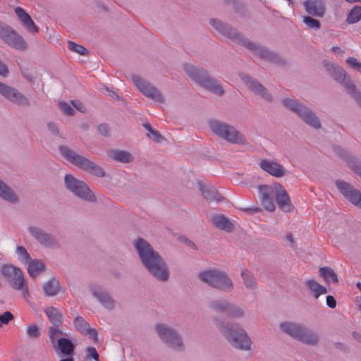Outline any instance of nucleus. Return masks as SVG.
Segmentation results:
<instances>
[{
  "instance_id": "obj_53",
  "label": "nucleus",
  "mask_w": 361,
  "mask_h": 361,
  "mask_svg": "<svg viewBox=\"0 0 361 361\" xmlns=\"http://www.w3.org/2000/svg\"><path fill=\"white\" fill-rule=\"evenodd\" d=\"M83 335L88 336L95 343H99L98 331L95 328L89 327Z\"/></svg>"
},
{
  "instance_id": "obj_33",
  "label": "nucleus",
  "mask_w": 361,
  "mask_h": 361,
  "mask_svg": "<svg viewBox=\"0 0 361 361\" xmlns=\"http://www.w3.org/2000/svg\"><path fill=\"white\" fill-rule=\"evenodd\" d=\"M46 269L45 264L39 259H30L27 266L29 275L34 278Z\"/></svg>"
},
{
  "instance_id": "obj_57",
  "label": "nucleus",
  "mask_w": 361,
  "mask_h": 361,
  "mask_svg": "<svg viewBox=\"0 0 361 361\" xmlns=\"http://www.w3.org/2000/svg\"><path fill=\"white\" fill-rule=\"evenodd\" d=\"M99 133L104 137H109L110 135L109 127L106 123H102L97 127Z\"/></svg>"
},
{
  "instance_id": "obj_35",
  "label": "nucleus",
  "mask_w": 361,
  "mask_h": 361,
  "mask_svg": "<svg viewBox=\"0 0 361 361\" xmlns=\"http://www.w3.org/2000/svg\"><path fill=\"white\" fill-rule=\"evenodd\" d=\"M306 286L312 292L314 298L317 299L321 295L326 294L327 289L317 283L314 279H310L305 282Z\"/></svg>"
},
{
  "instance_id": "obj_13",
  "label": "nucleus",
  "mask_w": 361,
  "mask_h": 361,
  "mask_svg": "<svg viewBox=\"0 0 361 361\" xmlns=\"http://www.w3.org/2000/svg\"><path fill=\"white\" fill-rule=\"evenodd\" d=\"M131 79L137 88L145 97L160 103H164L165 102V98L161 91H159L152 84L145 80L138 75H132Z\"/></svg>"
},
{
  "instance_id": "obj_40",
  "label": "nucleus",
  "mask_w": 361,
  "mask_h": 361,
  "mask_svg": "<svg viewBox=\"0 0 361 361\" xmlns=\"http://www.w3.org/2000/svg\"><path fill=\"white\" fill-rule=\"evenodd\" d=\"M226 315L233 318L242 317L244 315V310L234 303L229 302Z\"/></svg>"
},
{
  "instance_id": "obj_49",
  "label": "nucleus",
  "mask_w": 361,
  "mask_h": 361,
  "mask_svg": "<svg viewBox=\"0 0 361 361\" xmlns=\"http://www.w3.org/2000/svg\"><path fill=\"white\" fill-rule=\"evenodd\" d=\"M13 319V314L8 311L4 312L2 314H0V327H1L4 324H8Z\"/></svg>"
},
{
  "instance_id": "obj_63",
  "label": "nucleus",
  "mask_w": 361,
  "mask_h": 361,
  "mask_svg": "<svg viewBox=\"0 0 361 361\" xmlns=\"http://www.w3.org/2000/svg\"><path fill=\"white\" fill-rule=\"evenodd\" d=\"M241 209L243 212H246L247 214H256V213H257L258 212L260 211V209L259 207H245V208H242Z\"/></svg>"
},
{
  "instance_id": "obj_46",
  "label": "nucleus",
  "mask_w": 361,
  "mask_h": 361,
  "mask_svg": "<svg viewBox=\"0 0 361 361\" xmlns=\"http://www.w3.org/2000/svg\"><path fill=\"white\" fill-rule=\"evenodd\" d=\"M16 252L18 255L19 259L22 262H27L31 259V257L27 252V250L23 246H17Z\"/></svg>"
},
{
  "instance_id": "obj_42",
  "label": "nucleus",
  "mask_w": 361,
  "mask_h": 361,
  "mask_svg": "<svg viewBox=\"0 0 361 361\" xmlns=\"http://www.w3.org/2000/svg\"><path fill=\"white\" fill-rule=\"evenodd\" d=\"M74 326L77 331L82 334H85V331L90 326L88 322H87L81 316H77L75 318Z\"/></svg>"
},
{
  "instance_id": "obj_56",
  "label": "nucleus",
  "mask_w": 361,
  "mask_h": 361,
  "mask_svg": "<svg viewBox=\"0 0 361 361\" xmlns=\"http://www.w3.org/2000/svg\"><path fill=\"white\" fill-rule=\"evenodd\" d=\"M335 348L341 352H343V353H350V348L348 346L343 342H336L334 344Z\"/></svg>"
},
{
  "instance_id": "obj_23",
  "label": "nucleus",
  "mask_w": 361,
  "mask_h": 361,
  "mask_svg": "<svg viewBox=\"0 0 361 361\" xmlns=\"http://www.w3.org/2000/svg\"><path fill=\"white\" fill-rule=\"evenodd\" d=\"M199 190L202 192V195L206 198L209 203L215 202L216 204L222 202L224 197L214 188L207 187L202 183L198 184Z\"/></svg>"
},
{
  "instance_id": "obj_51",
  "label": "nucleus",
  "mask_w": 361,
  "mask_h": 361,
  "mask_svg": "<svg viewBox=\"0 0 361 361\" xmlns=\"http://www.w3.org/2000/svg\"><path fill=\"white\" fill-rule=\"evenodd\" d=\"M27 31L31 34H36L39 32V27L35 25L33 20L31 18L28 22L23 25Z\"/></svg>"
},
{
  "instance_id": "obj_62",
  "label": "nucleus",
  "mask_w": 361,
  "mask_h": 361,
  "mask_svg": "<svg viewBox=\"0 0 361 361\" xmlns=\"http://www.w3.org/2000/svg\"><path fill=\"white\" fill-rule=\"evenodd\" d=\"M151 134L153 136L152 139L155 142L159 143L164 140V137L157 130H154Z\"/></svg>"
},
{
  "instance_id": "obj_34",
  "label": "nucleus",
  "mask_w": 361,
  "mask_h": 361,
  "mask_svg": "<svg viewBox=\"0 0 361 361\" xmlns=\"http://www.w3.org/2000/svg\"><path fill=\"white\" fill-rule=\"evenodd\" d=\"M229 302L226 299H215L209 302V308L217 313L226 314Z\"/></svg>"
},
{
  "instance_id": "obj_1",
  "label": "nucleus",
  "mask_w": 361,
  "mask_h": 361,
  "mask_svg": "<svg viewBox=\"0 0 361 361\" xmlns=\"http://www.w3.org/2000/svg\"><path fill=\"white\" fill-rule=\"evenodd\" d=\"M133 245L142 264L149 274L159 281H168L170 276L168 265L151 244L144 238H137L133 241Z\"/></svg>"
},
{
  "instance_id": "obj_47",
  "label": "nucleus",
  "mask_w": 361,
  "mask_h": 361,
  "mask_svg": "<svg viewBox=\"0 0 361 361\" xmlns=\"http://www.w3.org/2000/svg\"><path fill=\"white\" fill-rule=\"evenodd\" d=\"M15 13L23 25L32 18L31 16L21 7H16L15 8Z\"/></svg>"
},
{
  "instance_id": "obj_2",
  "label": "nucleus",
  "mask_w": 361,
  "mask_h": 361,
  "mask_svg": "<svg viewBox=\"0 0 361 361\" xmlns=\"http://www.w3.org/2000/svg\"><path fill=\"white\" fill-rule=\"evenodd\" d=\"M210 24L220 34L228 37L233 42L246 47L259 58L280 66H283L286 63V60L281 58L278 54L249 41L235 28L221 20L212 18L210 20Z\"/></svg>"
},
{
  "instance_id": "obj_22",
  "label": "nucleus",
  "mask_w": 361,
  "mask_h": 361,
  "mask_svg": "<svg viewBox=\"0 0 361 361\" xmlns=\"http://www.w3.org/2000/svg\"><path fill=\"white\" fill-rule=\"evenodd\" d=\"M259 166L274 177L281 178L287 173L283 166L276 161L263 159L260 161Z\"/></svg>"
},
{
  "instance_id": "obj_19",
  "label": "nucleus",
  "mask_w": 361,
  "mask_h": 361,
  "mask_svg": "<svg viewBox=\"0 0 361 361\" xmlns=\"http://www.w3.org/2000/svg\"><path fill=\"white\" fill-rule=\"evenodd\" d=\"M90 292L104 308L109 310L114 309L116 302L106 290L98 286H92Z\"/></svg>"
},
{
  "instance_id": "obj_14",
  "label": "nucleus",
  "mask_w": 361,
  "mask_h": 361,
  "mask_svg": "<svg viewBox=\"0 0 361 361\" xmlns=\"http://www.w3.org/2000/svg\"><path fill=\"white\" fill-rule=\"evenodd\" d=\"M51 326L48 329V336L52 343L56 341V336L58 334H63L60 329L63 324V315L59 310L54 307H49L44 310Z\"/></svg>"
},
{
  "instance_id": "obj_43",
  "label": "nucleus",
  "mask_w": 361,
  "mask_h": 361,
  "mask_svg": "<svg viewBox=\"0 0 361 361\" xmlns=\"http://www.w3.org/2000/svg\"><path fill=\"white\" fill-rule=\"evenodd\" d=\"M68 47L71 51L78 53L80 55L85 56L88 54V50L85 47L73 41L68 42Z\"/></svg>"
},
{
  "instance_id": "obj_18",
  "label": "nucleus",
  "mask_w": 361,
  "mask_h": 361,
  "mask_svg": "<svg viewBox=\"0 0 361 361\" xmlns=\"http://www.w3.org/2000/svg\"><path fill=\"white\" fill-rule=\"evenodd\" d=\"M274 187L275 190V200L279 209L285 212H292L294 207L286 190L279 183H274Z\"/></svg>"
},
{
  "instance_id": "obj_9",
  "label": "nucleus",
  "mask_w": 361,
  "mask_h": 361,
  "mask_svg": "<svg viewBox=\"0 0 361 361\" xmlns=\"http://www.w3.org/2000/svg\"><path fill=\"white\" fill-rule=\"evenodd\" d=\"M64 187L76 197L88 202H95L97 197L85 182L72 174L64 176Z\"/></svg>"
},
{
  "instance_id": "obj_52",
  "label": "nucleus",
  "mask_w": 361,
  "mask_h": 361,
  "mask_svg": "<svg viewBox=\"0 0 361 361\" xmlns=\"http://www.w3.org/2000/svg\"><path fill=\"white\" fill-rule=\"evenodd\" d=\"M232 4L233 6V8H234L235 11L238 14L243 16L245 13V7L243 3H241L240 1H239L238 0H234V1H233Z\"/></svg>"
},
{
  "instance_id": "obj_41",
  "label": "nucleus",
  "mask_w": 361,
  "mask_h": 361,
  "mask_svg": "<svg viewBox=\"0 0 361 361\" xmlns=\"http://www.w3.org/2000/svg\"><path fill=\"white\" fill-rule=\"evenodd\" d=\"M241 277L247 288L253 290L257 288V282L255 278L252 275L250 274L247 271L243 270L241 272Z\"/></svg>"
},
{
  "instance_id": "obj_48",
  "label": "nucleus",
  "mask_w": 361,
  "mask_h": 361,
  "mask_svg": "<svg viewBox=\"0 0 361 361\" xmlns=\"http://www.w3.org/2000/svg\"><path fill=\"white\" fill-rule=\"evenodd\" d=\"M346 63L350 68L361 73V63L357 59L349 57L347 59Z\"/></svg>"
},
{
  "instance_id": "obj_8",
  "label": "nucleus",
  "mask_w": 361,
  "mask_h": 361,
  "mask_svg": "<svg viewBox=\"0 0 361 361\" xmlns=\"http://www.w3.org/2000/svg\"><path fill=\"white\" fill-rule=\"evenodd\" d=\"M281 104L286 109L295 113L300 119L307 125L319 129L321 128L319 119L308 106L294 98H286L281 100Z\"/></svg>"
},
{
  "instance_id": "obj_61",
  "label": "nucleus",
  "mask_w": 361,
  "mask_h": 361,
  "mask_svg": "<svg viewBox=\"0 0 361 361\" xmlns=\"http://www.w3.org/2000/svg\"><path fill=\"white\" fill-rule=\"evenodd\" d=\"M326 302L330 308H335L336 307V300L332 295H327Z\"/></svg>"
},
{
  "instance_id": "obj_30",
  "label": "nucleus",
  "mask_w": 361,
  "mask_h": 361,
  "mask_svg": "<svg viewBox=\"0 0 361 361\" xmlns=\"http://www.w3.org/2000/svg\"><path fill=\"white\" fill-rule=\"evenodd\" d=\"M109 157L116 161L124 164L133 161V155L126 150L112 149L109 152Z\"/></svg>"
},
{
  "instance_id": "obj_10",
  "label": "nucleus",
  "mask_w": 361,
  "mask_h": 361,
  "mask_svg": "<svg viewBox=\"0 0 361 361\" xmlns=\"http://www.w3.org/2000/svg\"><path fill=\"white\" fill-rule=\"evenodd\" d=\"M155 330L169 348L180 351L184 350L183 339L177 331L164 324H157Z\"/></svg>"
},
{
  "instance_id": "obj_6",
  "label": "nucleus",
  "mask_w": 361,
  "mask_h": 361,
  "mask_svg": "<svg viewBox=\"0 0 361 361\" xmlns=\"http://www.w3.org/2000/svg\"><path fill=\"white\" fill-rule=\"evenodd\" d=\"M198 279L210 287L224 293H230L234 288L233 283L228 274L218 268H210L198 274Z\"/></svg>"
},
{
  "instance_id": "obj_21",
  "label": "nucleus",
  "mask_w": 361,
  "mask_h": 361,
  "mask_svg": "<svg viewBox=\"0 0 361 361\" xmlns=\"http://www.w3.org/2000/svg\"><path fill=\"white\" fill-rule=\"evenodd\" d=\"M303 5L307 13L312 16L322 18L326 13L324 0H306Z\"/></svg>"
},
{
  "instance_id": "obj_25",
  "label": "nucleus",
  "mask_w": 361,
  "mask_h": 361,
  "mask_svg": "<svg viewBox=\"0 0 361 361\" xmlns=\"http://www.w3.org/2000/svg\"><path fill=\"white\" fill-rule=\"evenodd\" d=\"M303 326L299 323L285 322L279 324V328L283 333L298 341Z\"/></svg>"
},
{
  "instance_id": "obj_3",
  "label": "nucleus",
  "mask_w": 361,
  "mask_h": 361,
  "mask_svg": "<svg viewBox=\"0 0 361 361\" xmlns=\"http://www.w3.org/2000/svg\"><path fill=\"white\" fill-rule=\"evenodd\" d=\"M213 319L219 331L232 346L245 351L250 350L251 340L242 327L237 324L226 323L218 317Z\"/></svg>"
},
{
  "instance_id": "obj_59",
  "label": "nucleus",
  "mask_w": 361,
  "mask_h": 361,
  "mask_svg": "<svg viewBox=\"0 0 361 361\" xmlns=\"http://www.w3.org/2000/svg\"><path fill=\"white\" fill-rule=\"evenodd\" d=\"M48 130L54 135H59V129L57 125L54 122H49L47 124Z\"/></svg>"
},
{
  "instance_id": "obj_32",
  "label": "nucleus",
  "mask_w": 361,
  "mask_h": 361,
  "mask_svg": "<svg viewBox=\"0 0 361 361\" xmlns=\"http://www.w3.org/2000/svg\"><path fill=\"white\" fill-rule=\"evenodd\" d=\"M0 197L11 203H17L19 201L18 197L1 180H0Z\"/></svg>"
},
{
  "instance_id": "obj_31",
  "label": "nucleus",
  "mask_w": 361,
  "mask_h": 361,
  "mask_svg": "<svg viewBox=\"0 0 361 361\" xmlns=\"http://www.w3.org/2000/svg\"><path fill=\"white\" fill-rule=\"evenodd\" d=\"M42 289L46 296H54L60 292V283L55 278L51 279L43 284Z\"/></svg>"
},
{
  "instance_id": "obj_54",
  "label": "nucleus",
  "mask_w": 361,
  "mask_h": 361,
  "mask_svg": "<svg viewBox=\"0 0 361 361\" xmlns=\"http://www.w3.org/2000/svg\"><path fill=\"white\" fill-rule=\"evenodd\" d=\"M60 108L68 116H73L75 113L74 109L66 102H61L59 104Z\"/></svg>"
},
{
  "instance_id": "obj_4",
  "label": "nucleus",
  "mask_w": 361,
  "mask_h": 361,
  "mask_svg": "<svg viewBox=\"0 0 361 361\" xmlns=\"http://www.w3.org/2000/svg\"><path fill=\"white\" fill-rule=\"evenodd\" d=\"M183 69L186 75L201 87L218 96L225 94L219 81L211 75L208 71L192 64L184 65Z\"/></svg>"
},
{
  "instance_id": "obj_24",
  "label": "nucleus",
  "mask_w": 361,
  "mask_h": 361,
  "mask_svg": "<svg viewBox=\"0 0 361 361\" xmlns=\"http://www.w3.org/2000/svg\"><path fill=\"white\" fill-rule=\"evenodd\" d=\"M326 71L338 82L343 77H345L347 73L338 64L330 61H324L322 63Z\"/></svg>"
},
{
  "instance_id": "obj_17",
  "label": "nucleus",
  "mask_w": 361,
  "mask_h": 361,
  "mask_svg": "<svg viewBox=\"0 0 361 361\" xmlns=\"http://www.w3.org/2000/svg\"><path fill=\"white\" fill-rule=\"evenodd\" d=\"M241 79L247 85V88L255 94L259 96L262 99L267 102H271L273 101V97L271 94L269 93L267 89L257 80L250 77L248 75H241Z\"/></svg>"
},
{
  "instance_id": "obj_55",
  "label": "nucleus",
  "mask_w": 361,
  "mask_h": 361,
  "mask_svg": "<svg viewBox=\"0 0 361 361\" xmlns=\"http://www.w3.org/2000/svg\"><path fill=\"white\" fill-rule=\"evenodd\" d=\"M87 357H92L94 361H99V354L94 347H87L86 349Z\"/></svg>"
},
{
  "instance_id": "obj_12",
  "label": "nucleus",
  "mask_w": 361,
  "mask_h": 361,
  "mask_svg": "<svg viewBox=\"0 0 361 361\" xmlns=\"http://www.w3.org/2000/svg\"><path fill=\"white\" fill-rule=\"evenodd\" d=\"M28 232L39 245L44 247L51 249L61 247L59 240L54 234L40 227L30 226L28 227Z\"/></svg>"
},
{
  "instance_id": "obj_7",
  "label": "nucleus",
  "mask_w": 361,
  "mask_h": 361,
  "mask_svg": "<svg viewBox=\"0 0 361 361\" xmlns=\"http://www.w3.org/2000/svg\"><path fill=\"white\" fill-rule=\"evenodd\" d=\"M209 126L213 133L231 144L240 145L247 144L245 135L231 125L223 121L213 120L209 122Z\"/></svg>"
},
{
  "instance_id": "obj_60",
  "label": "nucleus",
  "mask_w": 361,
  "mask_h": 361,
  "mask_svg": "<svg viewBox=\"0 0 361 361\" xmlns=\"http://www.w3.org/2000/svg\"><path fill=\"white\" fill-rule=\"evenodd\" d=\"M9 74L8 67L0 60V75L2 77H7Z\"/></svg>"
},
{
  "instance_id": "obj_11",
  "label": "nucleus",
  "mask_w": 361,
  "mask_h": 361,
  "mask_svg": "<svg viewBox=\"0 0 361 361\" xmlns=\"http://www.w3.org/2000/svg\"><path fill=\"white\" fill-rule=\"evenodd\" d=\"M0 39L8 46L20 51L26 50L27 44L12 27L0 20Z\"/></svg>"
},
{
  "instance_id": "obj_26",
  "label": "nucleus",
  "mask_w": 361,
  "mask_h": 361,
  "mask_svg": "<svg viewBox=\"0 0 361 361\" xmlns=\"http://www.w3.org/2000/svg\"><path fill=\"white\" fill-rule=\"evenodd\" d=\"M54 348L59 350L62 355H74L75 345L68 338H60L57 340L56 345Z\"/></svg>"
},
{
  "instance_id": "obj_50",
  "label": "nucleus",
  "mask_w": 361,
  "mask_h": 361,
  "mask_svg": "<svg viewBox=\"0 0 361 361\" xmlns=\"http://www.w3.org/2000/svg\"><path fill=\"white\" fill-rule=\"evenodd\" d=\"M351 169L358 176H361V164L357 161L354 157H350L348 160Z\"/></svg>"
},
{
  "instance_id": "obj_5",
  "label": "nucleus",
  "mask_w": 361,
  "mask_h": 361,
  "mask_svg": "<svg viewBox=\"0 0 361 361\" xmlns=\"http://www.w3.org/2000/svg\"><path fill=\"white\" fill-rule=\"evenodd\" d=\"M59 151L63 158L80 169L99 178L106 176V172L102 166L78 154L68 146L60 145Z\"/></svg>"
},
{
  "instance_id": "obj_27",
  "label": "nucleus",
  "mask_w": 361,
  "mask_h": 361,
  "mask_svg": "<svg viewBox=\"0 0 361 361\" xmlns=\"http://www.w3.org/2000/svg\"><path fill=\"white\" fill-rule=\"evenodd\" d=\"M211 221L217 228L226 232L231 233L235 229L234 224L224 214H215Z\"/></svg>"
},
{
  "instance_id": "obj_15",
  "label": "nucleus",
  "mask_w": 361,
  "mask_h": 361,
  "mask_svg": "<svg viewBox=\"0 0 361 361\" xmlns=\"http://www.w3.org/2000/svg\"><path fill=\"white\" fill-rule=\"evenodd\" d=\"M335 185L345 199L361 209V192L360 190L344 180H336Z\"/></svg>"
},
{
  "instance_id": "obj_16",
  "label": "nucleus",
  "mask_w": 361,
  "mask_h": 361,
  "mask_svg": "<svg viewBox=\"0 0 361 361\" xmlns=\"http://www.w3.org/2000/svg\"><path fill=\"white\" fill-rule=\"evenodd\" d=\"M0 94L10 102L20 106H30L29 99L13 87L0 82Z\"/></svg>"
},
{
  "instance_id": "obj_64",
  "label": "nucleus",
  "mask_w": 361,
  "mask_h": 361,
  "mask_svg": "<svg viewBox=\"0 0 361 361\" xmlns=\"http://www.w3.org/2000/svg\"><path fill=\"white\" fill-rule=\"evenodd\" d=\"M352 336L356 341L361 343V334L357 331H353Z\"/></svg>"
},
{
  "instance_id": "obj_36",
  "label": "nucleus",
  "mask_w": 361,
  "mask_h": 361,
  "mask_svg": "<svg viewBox=\"0 0 361 361\" xmlns=\"http://www.w3.org/2000/svg\"><path fill=\"white\" fill-rule=\"evenodd\" d=\"M320 276L324 279V281L329 283L331 282L334 283H338V279L336 273L334 270L329 267H321L319 269Z\"/></svg>"
},
{
  "instance_id": "obj_44",
  "label": "nucleus",
  "mask_w": 361,
  "mask_h": 361,
  "mask_svg": "<svg viewBox=\"0 0 361 361\" xmlns=\"http://www.w3.org/2000/svg\"><path fill=\"white\" fill-rule=\"evenodd\" d=\"M303 23L310 29L319 30L321 28V23L319 20L314 19L312 16H304Z\"/></svg>"
},
{
  "instance_id": "obj_20",
  "label": "nucleus",
  "mask_w": 361,
  "mask_h": 361,
  "mask_svg": "<svg viewBox=\"0 0 361 361\" xmlns=\"http://www.w3.org/2000/svg\"><path fill=\"white\" fill-rule=\"evenodd\" d=\"M260 201L262 206L269 212H274L276 209L273 201V195L275 192L274 185H259L258 186Z\"/></svg>"
},
{
  "instance_id": "obj_38",
  "label": "nucleus",
  "mask_w": 361,
  "mask_h": 361,
  "mask_svg": "<svg viewBox=\"0 0 361 361\" xmlns=\"http://www.w3.org/2000/svg\"><path fill=\"white\" fill-rule=\"evenodd\" d=\"M361 20V6H355L348 15L347 16L345 22L348 24H354Z\"/></svg>"
},
{
  "instance_id": "obj_28",
  "label": "nucleus",
  "mask_w": 361,
  "mask_h": 361,
  "mask_svg": "<svg viewBox=\"0 0 361 361\" xmlns=\"http://www.w3.org/2000/svg\"><path fill=\"white\" fill-rule=\"evenodd\" d=\"M298 341L306 345L315 346L319 343V336L313 330L304 325Z\"/></svg>"
},
{
  "instance_id": "obj_39",
  "label": "nucleus",
  "mask_w": 361,
  "mask_h": 361,
  "mask_svg": "<svg viewBox=\"0 0 361 361\" xmlns=\"http://www.w3.org/2000/svg\"><path fill=\"white\" fill-rule=\"evenodd\" d=\"M17 270H21L12 264H4L1 267V274L8 281L13 276L17 275Z\"/></svg>"
},
{
  "instance_id": "obj_29",
  "label": "nucleus",
  "mask_w": 361,
  "mask_h": 361,
  "mask_svg": "<svg viewBox=\"0 0 361 361\" xmlns=\"http://www.w3.org/2000/svg\"><path fill=\"white\" fill-rule=\"evenodd\" d=\"M8 282L13 289L22 290L24 298L28 295V289L25 285V279L22 270H17V275L13 276Z\"/></svg>"
},
{
  "instance_id": "obj_45",
  "label": "nucleus",
  "mask_w": 361,
  "mask_h": 361,
  "mask_svg": "<svg viewBox=\"0 0 361 361\" xmlns=\"http://www.w3.org/2000/svg\"><path fill=\"white\" fill-rule=\"evenodd\" d=\"M26 332L28 337L31 339H37L41 336L39 326L36 324L27 326Z\"/></svg>"
},
{
  "instance_id": "obj_37",
  "label": "nucleus",
  "mask_w": 361,
  "mask_h": 361,
  "mask_svg": "<svg viewBox=\"0 0 361 361\" xmlns=\"http://www.w3.org/2000/svg\"><path fill=\"white\" fill-rule=\"evenodd\" d=\"M338 83L345 88L347 92L351 95L353 98H354L357 94L360 92L357 90L355 85L354 84L350 76H349L348 74H346L345 77H343L341 80L338 82Z\"/></svg>"
},
{
  "instance_id": "obj_58",
  "label": "nucleus",
  "mask_w": 361,
  "mask_h": 361,
  "mask_svg": "<svg viewBox=\"0 0 361 361\" xmlns=\"http://www.w3.org/2000/svg\"><path fill=\"white\" fill-rule=\"evenodd\" d=\"M21 73L25 78L29 80L30 82L34 83L36 80V78L32 75L30 71L28 68H24L21 70Z\"/></svg>"
}]
</instances>
